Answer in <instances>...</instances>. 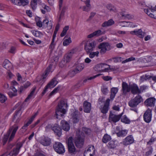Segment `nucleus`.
I'll return each mask as SVG.
<instances>
[{
    "mask_svg": "<svg viewBox=\"0 0 156 156\" xmlns=\"http://www.w3.org/2000/svg\"><path fill=\"white\" fill-rule=\"evenodd\" d=\"M122 115V113L119 115H116L113 114L110 112L109 117V120L110 122H116L120 119Z\"/></svg>",
    "mask_w": 156,
    "mask_h": 156,
    "instance_id": "obj_10",
    "label": "nucleus"
},
{
    "mask_svg": "<svg viewBox=\"0 0 156 156\" xmlns=\"http://www.w3.org/2000/svg\"><path fill=\"white\" fill-rule=\"evenodd\" d=\"M66 9V8L65 6H64L62 7V9L61 12L58 18L59 21H60L61 19L64 16V13L65 12Z\"/></svg>",
    "mask_w": 156,
    "mask_h": 156,
    "instance_id": "obj_47",
    "label": "nucleus"
},
{
    "mask_svg": "<svg viewBox=\"0 0 156 156\" xmlns=\"http://www.w3.org/2000/svg\"><path fill=\"white\" fill-rule=\"evenodd\" d=\"M43 27L44 28L48 27L49 29H50L52 27V24L51 23H49V21L47 20H45L42 22Z\"/></svg>",
    "mask_w": 156,
    "mask_h": 156,
    "instance_id": "obj_30",
    "label": "nucleus"
},
{
    "mask_svg": "<svg viewBox=\"0 0 156 156\" xmlns=\"http://www.w3.org/2000/svg\"><path fill=\"white\" fill-rule=\"evenodd\" d=\"M68 105L66 101L62 100L58 104V108L60 110H63V112L65 113L66 112V109Z\"/></svg>",
    "mask_w": 156,
    "mask_h": 156,
    "instance_id": "obj_14",
    "label": "nucleus"
},
{
    "mask_svg": "<svg viewBox=\"0 0 156 156\" xmlns=\"http://www.w3.org/2000/svg\"><path fill=\"white\" fill-rule=\"evenodd\" d=\"M32 34L36 37H41L43 36V34L38 31L32 30L31 31Z\"/></svg>",
    "mask_w": 156,
    "mask_h": 156,
    "instance_id": "obj_38",
    "label": "nucleus"
},
{
    "mask_svg": "<svg viewBox=\"0 0 156 156\" xmlns=\"http://www.w3.org/2000/svg\"><path fill=\"white\" fill-rule=\"evenodd\" d=\"M111 139V136L107 134H105L102 139V141L105 143L109 141Z\"/></svg>",
    "mask_w": 156,
    "mask_h": 156,
    "instance_id": "obj_37",
    "label": "nucleus"
},
{
    "mask_svg": "<svg viewBox=\"0 0 156 156\" xmlns=\"http://www.w3.org/2000/svg\"><path fill=\"white\" fill-rule=\"evenodd\" d=\"M128 22L125 21L120 22L119 23V26L122 27H125L127 26Z\"/></svg>",
    "mask_w": 156,
    "mask_h": 156,
    "instance_id": "obj_59",
    "label": "nucleus"
},
{
    "mask_svg": "<svg viewBox=\"0 0 156 156\" xmlns=\"http://www.w3.org/2000/svg\"><path fill=\"white\" fill-rule=\"evenodd\" d=\"M95 153V148L93 145H89L87 148L85 150L84 153V156H93Z\"/></svg>",
    "mask_w": 156,
    "mask_h": 156,
    "instance_id": "obj_8",
    "label": "nucleus"
},
{
    "mask_svg": "<svg viewBox=\"0 0 156 156\" xmlns=\"http://www.w3.org/2000/svg\"><path fill=\"white\" fill-rule=\"evenodd\" d=\"M114 23V21L112 19H110L107 21H105L102 24V26L103 27L111 26Z\"/></svg>",
    "mask_w": 156,
    "mask_h": 156,
    "instance_id": "obj_35",
    "label": "nucleus"
},
{
    "mask_svg": "<svg viewBox=\"0 0 156 156\" xmlns=\"http://www.w3.org/2000/svg\"><path fill=\"white\" fill-rule=\"evenodd\" d=\"M40 143L44 146H48L51 143V140L48 137H42L40 140Z\"/></svg>",
    "mask_w": 156,
    "mask_h": 156,
    "instance_id": "obj_23",
    "label": "nucleus"
},
{
    "mask_svg": "<svg viewBox=\"0 0 156 156\" xmlns=\"http://www.w3.org/2000/svg\"><path fill=\"white\" fill-rule=\"evenodd\" d=\"M122 93L124 94H126L128 92H130V85H128L127 83L123 82L122 84Z\"/></svg>",
    "mask_w": 156,
    "mask_h": 156,
    "instance_id": "obj_22",
    "label": "nucleus"
},
{
    "mask_svg": "<svg viewBox=\"0 0 156 156\" xmlns=\"http://www.w3.org/2000/svg\"><path fill=\"white\" fill-rule=\"evenodd\" d=\"M52 129L56 135L60 137L62 135V129L57 124H55V126L52 128Z\"/></svg>",
    "mask_w": 156,
    "mask_h": 156,
    "instance_id": "obj_21",
    "label": "nucleus"
},
{
    "mask_svg": "<svg viewBox=\"0 0 156 156\" xmlns=\"http://www.w3.org/2000/svg\"><path fill=\"white\" fill-rule=\"evenodd\" d=\"M91 7L88 6H83L82 7V9L83 11L88 12L90 10Z\"/></svg>",
    "mask_w": 156,
    "mask_h": 156,
    "instance_id": "obj_57",
    "label": "nucleus"
},
{
    "mask_svg": "<svg viewBox=\"0 0 156 156\" xmlns=\"http://www.w3.org/2000/svg\"><path fill=\"white\" fill-rule=\"evenodd\" d=\"M41 3V0H32L30 5L33 9L34 10L37 7V4H40Z\"/></svg>",
    "mask_w": 156,
    "mask_h": 156,
    "instance_id": "obj_31",
    "label": "nucleus"
},
{
    "mask_svg": "<svg viewBox=\"0 0 156 156\" xmlns=\"http://www.w3.org/2000/svg\"><path fill=\"white\" fill-rule=\"evenodd\" d=\"M16 48L15 47L12 46L9 49L8 51L11 54H14L16 51Z\"/></svg>",
    "mask_w": 156,
    "mask_h": 156,
    "instance_id": "obj_56",
    "label": "nucleus"
},
{
    "mask_svg": "<svg viewBox=\"0 0 156 156\" xmlns=\"http://www.w3.org/2000/svg\"><path fill=\"white\" fill-rule=\"evenodd\" d=\"M118 89L117 87H113L111 88V90L110 98L113 100L115 98L116 94L117 93Z\"/></svg>",
    "mask_w": 156,
    "mask_h": 156,
    "instance_id": "obj_32",
    "label": "nucleus"
},
{
    "mask_svg": "<svg viewBox=\"0 0 156 156\" xmlns=\"http://www.w3.org/2000/svg\"><path fill=\"white\" fill-rule=\"evenodd\" d=\"M94 47V44L93 41H87L85 45V49L87 53L92 52Z\"/></svg>",
    "mask_w": 156,
    "mask_h": 156,
    "instance_id": "obj_12",
    "label": "nucleus"
},
{
    "mask_svg": "<svg viewBox=\"0 0 156 156\" xmlns=\"http://www.w3.org/2000/svg\"><path fill=\"white\" fill-rule=\"evenodd\" d=\"M127 133V131L126 130H122L119 131L116 133V134L118 136H125Z\"/></svg>",
    "mask_w": 156,
    "mask_h": 156,
    "instance_id": "obj_43",
    "label": "nucleus"
},
{
    "mask_svg": "<svg viewBox=\"0 0 156 156\" xmlns=\"http://www.w3.org/2000/svg\"><path fill=\"white\" fill-rule=\"evenodd\" d=\"M77 113V112H75L72 115V118L74 123H77L79 121L78 115Z\"/></svg>",
    "mask_w": 156,
    "mask_h": 156,
    "instance_id": "obj_39",
    "label": "nucleus"
},
{
    "mask_svg": "<svg viewBox=\"0 0 156 156\" xmlns=\"http://www.w3.org/2000/svg\"><path fill=\"white\" fill-rule=\"evenodd\" d=\"M98 48L100 49V52L101 54H104L107 51L111 49L110 46L108 42H103L100 44Z\"/></svg>",
    "mask_w": 156,
    "mask_h": 156,
    "instance_id": "obj_5",
    "label": "nucleus"
},
{
    "mask_svg": "<svg viewBox=\"0 0 156 156\" xmlns=\"http://www.w3.org/2000/svg\"><path fill=\"white\" fill-rule=\"evenodd\" d=\"M110 99H107L103 107L101 108V112L103 114H106L107 112L109 109V106L110 102Z\"/></svg>",
    "mask_w": 156,
    "mask_h": 156,
    "instance_id": "obj_18",
    "label": "nucleus"
},
{
    "mask_svg": "<svg viewBox=\"0 0 156 156\" xmlns=\"http://www.w3.org/2000/svg\"><path fill=\"white\" fill-rule=\"evenodd\" d=\"M8 94L9 96L11 98L16 96L17 95L16 93L14 92L13 93L11 91L9 92H8Z\"/></svg>",
    "mask_w": 156,
    "mask_h": 156,
    "instance_id": "obj_62",
    "label": "nucleus"
},
{
    "mask_svg": "<svg viewBox=\"0 0 156 156\" xmlns=\"http://www.w3.org/2000/svg\"><path fill=\"white\" fill-rule=\"evenodd\" d=\"M84 67V65L83 64H78L75 69L72 71V72H70L69 74L70 75V73H72L73 74H75L78 73H79L83 69Z\"/></svg>",
    "mask_w": 156,
    "mask_h": 156,
    "instance_id": "obj_20",
    "label": "nucleus"
},
{
    "mask_svg": "<svg viewBox=\"0 0 156 156\" xmlns=\"http://www.w3.org/2000/svg\"><path fill=\"white\" fill-rule=\"evenodd\" d=\"M51 65H50L47 68L42 75V77L43 79H45L47 77L48 75L49 74V73L51 71Z\"/></svg>",
    "mask_w": 156,
    "mask_h": 156,
    "instance_id": "obj_33",
    "label": "nucleus"
},
{
    "mask_svg": "<svg viewBox=\"0 0 156 156\" xmlns=\"http://www.w3.org/2000/svg\"><path fill=\"white\" fill-rule=\"evenodd\" d=\"M117 142L116 141H111L108 144V147L110 148L114 149L117 146Z\"/></svg>",
    "mask_w": 156,
    "mask_h": 156,
    "instance_id": "obj_36",
    "label": "nucleus"
},
{
    "mask_svg": "<svg viewBox=\"0 0 156 156\" xmlns=\"http://www.w3.org/2000/svg\"><path fill=\"white\" fill-rule=\"evenodd\" d=\"M94 33L95 36H98L104 34V33L101 30H99L94 32Z\"/></svg>",
    "mask_w": 156,
    "mask_h": 156,
    "instance_id": "obj_55",
    "label": "nucleus"
},
{
    "mask_svg": "<svg viewBox=\"0 0 156 156\" xmlns=\"http://www.w3.org/2000/svg\"><path fill=\"white\" fill-rule=\"evenodd\" d=\"M23 143L22 142L18 143L16 146V148H14L13 150L10 153V156H16L17 155L21 147L22 146Z\"/></svg>",
    "mask_w": 156,
    "mask_h": 156,
    "instance_id": "obj_9",
    "label": "nucleus"
},
{
    "mask_svg": "<svg viewBox=\"0 0 156 156\" xmlns=\"http://www.w3.org/2000/svg\"><path fill=\"white\" fill-rule=\"evenodd\" d=\"M83 132H81L80 130L76 132L77 137L75 140V144L76 146L78 148H80L82 146L83 144L84 138V132L86 134H88L90 132V130L86 128H83Z\"/></svg>",
    "mask_w": 156,
    "mask_h": 156,
    "instance_id": "obj_1",
    "label": "nucleus"
},
{
    "mask_svg": "<svg viewBox=\"0 0 156 156\" xmlns=\"http://www.w3.org/2000/svg\"><path fill=\"white\" fill-rule=\"evenodd\" d=\"M75 50L73 49L70 52H68L64 56L62 61L60 63V66L62 67L61 64L63 66L65 65L67 63L69 62L71 60L73 55L75 53Z\"/></svg>",
    "mask_w": 156,
    "mask_h": 156,
    "instance_id": "obj_3",
    "label": "nucleus"
},
{
    "mask_svg": "<svg viewBox=\"0 0 156 156\" xmlns=\"http://www.w3.org/2000/svg\"><path fill=\"white\" fill-rule=\"evenodd\" d=\"M52 126L50 124H48L45 127V131L46 132L49 131L51 129H52Z\"/></svg>",
    "mask_w": 156,
    "mask_h": 156,
    "instance_id": "obj_61",
    "label": "nucleus"
},
{
    "mask_svg": "<svg viewBox=\"0 0 156 156\" xmlns=\"http://www.w3.org/2000/svg\"><path fill=\"white\" fill-rule=\"evenodd\" d=\"M96 13L94 12H91L88 19L87 20V21L90 20L93 17L96 15Z\"/></svg>",
    "mask_w": 156,
    "mask_h": 156,
    "instance_id": "obj_60",
    "label": "nucleus"
},
{
    "mask_svg": "<svg viewBox=\"0 0 156 156\" xmlns=\"http://www.w3.org/2000/svg\"><path fill=\"white\" fill-rule=\"evenodd\" d=\"M53 148L55 151L59 154H62L65 152L64 147L60 142H56L53 145Z\"/></svg>",
    "mask_w": 156,
    "mask_h": 156,
    "instance_id": "obj_6",
    "label": "nucleus"
},
{
    "mask_svg": "<svg viewBox=\"0 0 156 156\" xmlns=\"http://www.w3.org/2000/svg\"><path fill=\"white\" fill-rule=\"evenodd\" d=\"M58 81L55 78H54L51 80L47 85L50 88H51L55 87Z\"/></svg>",
    "mask_w": 156,
    "mask_h": 156,
    "instance_id": "obj_34",
    "label": "nucleus"
},
{
    "mask_svg": "<svg viewBox=\"0 0 156 156\" xmlns=\"http://www.w3.org/2000/svg\"><path fill=\"white\" fill-rule=\"evenodd\" d=\"M69 28V27L68 26H66L63 28L62 31L60 34L61 37H62L66 34L67 31L68 30Z\"/></svg>",
    "mask_w": 156,
    "mask_h": 156,
    "instance_id": "obj_49",
    "label": "nucleus"
},
{
    "mask_svg": "<svg viewBox=\"0 0 156 156\" xmlns=\"http://www.w3.org/2000/svg\"><path fill=\"white\" fill-rule=\"evenodd\" d=\"M67 143L69 152L70 153H73L75 152V149L73 142L72 137H70L68 138Z\"/></svg>",
    "mask_w": 156,
    "mask_h": 156,
    "instance_id": "obj_11",
    "label": "nucleus"
},
{
    "mask_svg": "<svg viewBox=\"0 0 156 156\" xmlns=\"http://www.w3.org/2000/svg\"><path fill=\"white\" fill-rule=\"evenodd\" d=\"M91 104L85 101L83 103L84 111L86 113H90L91 110Z\"/></svg>",
    "mask_w": 156,
    "mask_h": 156,
    "instance_id": "obj_26",
    "label": "nucleus"
},
{
    "mask_svg": "<svg viewBox=\"0 0 156 156\" xmlns=\"http://www.w3.org/2000/svg\"><path fill=\"white\" fill-rule=\"evenodd\" d=\"M151 111L150 109H148L144 115V121L147 123L149 122L151 120Z\"/></svg>",
    "mask_w": 156,
    "mask_h": 156,
    "instance_id": "obj_13",
    "label": "nucleus"
},
{
    "mask_svg": "<svg viewBox=\"0 0 156 156\" xmlns=\"http://www.w3.org/2000/svg\"><path fill=\"white\" fill-rule=\"evenodd\" d=\"M152 7H147V8L144 9V12L150 17L156 19V10L152 8Z\"/></svg>",
    "mask_w": 156,
    "mask_h": 156,
    "instance_id": "obj_7",
    "label": "nucleus"
},
{
    "mask_svg": "<svg viewBox=\"0 0 156 156\" xmlns=\"http://www.w3.org/2000/svg\"><path fill=\"white\" fill-rule=\"evenodd\" d=\"M66 9V8L65 6H64L62 7V9L61 12L58 18L59 21H60L61 19L64 16V13L65 12Z\"/></svg>",
    "mask_w": 156,
    "mask_h": 156,
    "instance_id": "obj_48",
    "label": "nucleus"
},
{
    "mask_svg": "<svg viewBox=\"0 0 156 156\" xmlns=\"http://www.w3.org/2000/svg\"><path fill=\"white\" fill-rule=\"evenodd\" d=\"M55 43H53L51 42L49 46L51 50H53L55 48Z\"/></svg>",
    "mask_w": 156,
    "mask_h": 156,
    "instance_id": "obj_64",
    "label": "nucleus"
},
{
    "mask_svg": "<svg viewBox=\"0 0 156 156\" xmlns=\"http://www.w3.org/2000/svg\"><path fill=\"white\" fill-rule=\"evenodd\" d=\"M66 112L65 113L63 112V110H60L58 108H57L55 112V116L56 118L57 119H60L62 117Z\"/></svg>",
    "mask_w": 156,
    "mask_h": 156,
    "instance_id": "obj_28",
    "label": "nucleus"
},
{
    "mask_svg": "<svg viewBox=\"0 0 156 156\" xmlns=\"http://www.w3.org/2000/svg\"><path fill=\"white\" fill-rule=\"evenodd\" d=\"M143 101V99L140 95L136 96L129 102V105L131 107H136L139 103Z\"/></svg>",
    "mask_w": 156,
    "mask_h": 156,
    "instance_id": "obj_4",
    "label": "nucleus"
},
{
    "mask_svg": "<svg viewBox=\"0 0 156 156\" xmlns=\"http://www.w3.org/2000/svg\"><path fill=\"white\" fill-rule=\"evenodd\" d=\"M155 101V98H151L146 100L144 103L146 106L152 107L154 106Z\"/></svg>",
    "mask_w": 156,
    "mask_h": 156,
    "instance_id": "obj_24",
    "label": "nucleus"
},
{
    "mask_svg": "<svg viewBox=\"0 0 156 156\" xmlns=\"http://www.w3.org/2000/svg\"><path fill=\"white\" fill-rule=\"evenodd\" d=\"M130 91L133 94H139L141 93L140 90L136 84H135L130 85Z\"/></svg>",
    "mask_w": 156,
    "mask_h": 156,
    "instance_id": "obj_17",
    "label": "nucleus"
},
{
    "mask_svg": "<svg viewBox=\"0 0 156 156\" xmlns=\"http://www.w3.org/2000/svg\"><path fill=\"white\" fill-rule=\"evenodd\" d=\"M18 128V126L15 124L10 128L6 134L4 136L3 140V145H4L6 142L11 132H12L9 139V142L11 141L13 139Z\"/></svg>",
    "mask_w": 156,
    "mask_h": 156,
    "instance_id": "obj_2",
    "label": "nucleus"
},
{
    "mask_svg": "<svg viewBox=\"0 0 156 156\" xmlns=\"http://www.w3.org/2000/svg\"><path fill=\"white\" fill-rule=\"evenodd\" d=\"M36 89V87H34L33 89L32 90L30 94H29L25 100V102L27 101L29 99H30L33 96Z\"/></svg>",
    "mask_w": 156,
    "mask_h": 156,
    "instance_id": "obj_42",
    "label": "nucleus"
},
{
    "mask_svg": "<svg viewBox=\"0 0 156 156\" xmlns=\"http://www.w3.org/2000/svg\"><path fill=\"white\" fill-rule=\"evenodd\" d=\"M97 66L100 68V71L103 72L107 71L110 69V66L106 64H100L98 65Z\"/></svg>",
    "mask_w": 156,
    "mask_h": 156,
    "instance_id": "obj_25",
    "label": "nucleus"
},
{
    "mask_svg": "<svg viewBox=\"0 0 156 156\" xmlns=\"http://www.w3.org/2000/svg\"><path fill=\"white\" fill-rule=\"evenodd\" d=\"M151 76L146 75L145 76H143L140 77V79L142 81H144L147 79H148L151 78Z\"/></svg>",
    "mask_w": 156,
    "mask_h": 156,
    "instance_id": "obj_53",
    "label": "nucleus"
},
{
    "mask_svg": "<svg viewBox=\"0 0 156 156\" xmlns=\"http://www.w3.org/2000/svg\"><path fill=\"white\" fill-rule=\"evenodd\" d=\"M20 110H18L14 115V117L13 118L12 121L15 123H18L20 120V118L19 116H18L17 115L18 113L20 112Z\"/></svg>",
    "mask_w": 156,
    "mask_h": 156,
    "instance_id": "obj_40",
    "label": "nucleus"
},
{
    "mask_svg": "<svg viewBox=\"0 0 156 156\" xmlns=\"http://www.w3.org/2000/svg\"><path fill=\"white\" fill-rule=\"evenodd\" d=\"M121 14L122 15V18L123 19H131L133 17L132 16L130 15L126 14L125 13L122 12Z\"/></svg>",
    "mask_w": 156,
    "mask_h": 156,
    "instance_id": "obj_44",
    "label": "nucleus"
},
{
    "mask_svg": "<svg viewBox=\"0 0 156 156\" xmlns=\"http://www.w3.org/2000/svg\"><path fill=\"white\" fill-rule=\"evenodd\" d=\"M32 122V121L31 120H30V119L29 120V121L26 124H25L22 127V128L23 129H24L25 130L27 129V127L30 124L31 122Z\"/></svg>",
    "mask_w": 156,
    "mask_h": 156,
    "instance_id": "obj_58",
    "label": "nucleus"
},
{
    "mask_svg": "<svg viewBox=\"0 0 156 156\" xmlns=\"http://www.w3.org/2000/svg\"><path fill=\"white\" fill-rule=\"evenodd\" d=\"M11 2L15 5L20 6H25L28 3L27 0H11Z\"/></svg>",
    "mask_w": 156,
    "mask_h": 156,
    "instance_id": "obj_15",
    "label": "nucleus"
},
{
    "mask_svg": "<svg viewBox=\"0 0 156 156\" xmlns=\"http://www.w3.org/2000/svg\"><path fill=\"white\" fill-rule=\"evenodd\" d=\"M100 75H101L100 74H98L96 75H95L94 76H91V77H90L89 78H88L87 79H85L83 80V83H86V82H87V81L88 80H92V79L95 78L97 77L98 76H99Z\"/></svg>",
    "mask_w": 156,
    "mask_h": 156,
    "instance_id": "obj_54",
    "label": "nucleus"
},
{
    "mask_svg": "<svg viewBox=\"0 0 156 156\" xmlns=\"http://www.w3.org/2000/svg\"><path fill=\"white\" fill-rule=\"evenodd\" d=\"M61 126L62 129L66 131H68L70 129V126L67 122L64 120L61 121Z\"/></svg>",
    "mask_w": 156,
    "mask_h": 156,
    "instance_id": "obj_27",
    "label": "nucleus"
},
{
    "mask_svg": "<svg viewBox=\"0 0 156 156\" xmlns=\"http://www.w3.org/2000/svg\"><path fill=\"white\" fill-rule=\"evenodd\" d=\"M134 142V140L133 137L131 135H129L123 140V144L125 145H127L133 143Z\"/></svg>",
    "mask_w": 156,
    "mask_h": 156,
    "instance_id": "obj_19",
    "label": "nucleus"
},
{
    "mask_svg": "<svg viewBox=\"0 0 156 156\" xmlns=\"http://www.w3.org/2000/svg\"><path fill=\"white\" fill-rule=\"evenodd\" d=\"M99 53V52L98 51L92 52H91L89 54V57L91 58H92L95 56L98 57V56Z\"/></svg>",
    "mask_w": 156,
    "mask_h": 156,
    "instance_id": "obj_51",
    "label": "nucleus"
},
{
    "mask_svg": "<svg viewBox=\"0 0 156 156\" xmlns=\"http://www.w3.org/2000/svg\"><path fill=\"white\" fill-rule=\"evenodd\" d=\"M122 122L128 124L130 122L129 119L125 115L123 116L121 119Z\"/></svg>",
    "mask_w": 156,
    "mask_h": 156,
    "instance_id": "obj_46",
    "label": "nucleus"
},
{
    "mask_svg": "<svg viewBox=\"0 0 156 156\" xmlns=\"http://www.w3.org/2000/svg\"><path fill=\"white\" fill-rule=\"evenodd\" d=\"M130 34L132 35H135L141 38H143L145 34V33L143 32L141 29L131 31L130 32Z\"/></svg>",
    "mask_w": 156,
    "mask_h": 156,
    "instance_id": "obj_16",
    "label": "nucleus"
},
{
    "mask_svg": "<svg viewBox=\"0 0 156 156\" xmlns=\"http://www.w3.org/2000/svg\"><path fill=\"white\" fill-rule=\"evenodd\" d=\"M36 25L38 27H43V23L42 22L39 20V21L37 22Z\"/></svg>",
    "mask_w": 156,
    "mask_h": 156,
    "instance_id": "obj_63",
    "label": "nucleus"
},
{
    "mask_svg": "<svg viewBox=\"0 0 156 156\" xmlns=\"http://www.w3.org/2000/svg\"><path fill=\"white\" fill-rule=\"evenodd\" d=\"M101 91L104 94L106 95L108 92V87L104 85L102 86L101 87Z\"/></svg>",
    "mask_w": 156,
    "mask_h": 156,
    "instance_id": "obj_45",
    "label": "nucleus"
},
{
    "mask_svg": "<svg viewBox=\"0 0 156 156\" xmlns=\"http://www.w3.org/2000/svg\"><path fill=\"white\" fill-rule=\"evenodd\" d=\"M71 42V38H69L68 39H65L63 42V45L64 46H67Z\"/></svg>",
    "mask_w": 156,
    "mask_h": 156,
    "instance_id": "obj_52",
    "label": "nucleus"
},
{
    "mask_svg": "<svg viewBox=\"0 0 156 156\" xmlns=\"http://www.w3.org/2000/svg\"><path fill=\"white\" fill-rule=\"evenodd\" d=\"M3 66L6 69H9L12 68V65L11 62L9 60L5 59L3 63Z\"/></svg>",
    "mask_w": 156,
    "mask_h": 156,
    "instance_id": "obj_29",
    "label": "nucleus"
},
{
    "mask_svg": "<svg viewBox=\"0 0 156 156\" xmlns=\"http://www.w3.org/2000/svg\"><path fill=\"white\" fill-rule=\"evenodd\" d=\"M107 8L111 12H115L116 11V9L112 5L108 4L106 5Z\"/></svg>",
    "mask_w": 156,
    "mask_h": 156,
    "instance_id": "obj_41",
    "label": "nucleus"
},
{
    "mask_svg": "<svg viewBox=\"0 0 156 156\" xmlns=\"http://www.w3.org/2000/svg\"><path fill=\"white\" fill-rule=\"evenodd\" d=\"M6 100V97L4 95L0 93V101L2 103H4Z\"/></svg>",
    "mask_w": 156,
    "mask_h": 156,
    "instance_id": "obj_50",
    "label": "nucleus"
}]
</instances>
